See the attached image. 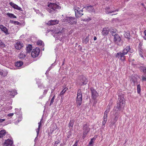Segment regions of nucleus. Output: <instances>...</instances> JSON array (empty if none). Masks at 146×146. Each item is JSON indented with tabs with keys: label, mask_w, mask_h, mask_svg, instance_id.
Masks as SVG:
<instances>
[{
	"label": "nucleus",
	"mask_w": 146,
	"mask_h": 146,
	"mask_svg": "<svg viewBox=\"0 0 146 146\" xmlns=\"http://www.w3.org/2000/svg\"><path fill=\"white\" fill-rule=\"evenodd\" d=\"M90 128L89 127V125L86 123L83 127V133L85 135H87L90 131Z\"/></svg>",
	"instance_id": "10"
},
{
	"label": "nucleus",
	"mask_w": 146,
	"mask_h": 146,
	"mask_svg": "<svg viewBox=\"0 0 146 146\" xmlns=\"http://www.w3.org/2000/svg\"><path fill=\"white\" fill-rule=\"evenodd\" d=\"M124 37L126 38L130 39V35L129 33V32H125L124 34Z\"/></svg>",
	"instance_id": "31"
},
{
	"label": "nucleus",
	"mask_w": 146,
	"mask_h": 146,
	"mask_svg": "<svg viewBox=\"0 0 146 146\" xmlns=\"http://www.w3.org/2000/svg\"><path fill=\"white\" fill-rule=\"evenodd\" d=\"M54 129H51L50 130V132H51V133H53V131H54Z\"/></svg>",
	"instance_id": "64"
},
{
	"label": "nucleus",
	"mask_w": 146,
	"mask_h": 146,
	"mask_svg": "<svg viewBox=\"0 0 146 146\" xmlns=\"http://www.w3.org/2000/svg\"><path fill=\"white\" fill-rule=\"evenodd\" d=\"M111 34L113 36H114V35H116L115 33V32L114 31V30L113 31H111Z\"/></svg>",
	"instance_id": "54"
},
{
	"label": "nucleus",
	"mask_w": 146,
	"mask_h": 146,
	"mask_svg": "<svg viewBox=\"0 0 146 146\" xmlns=\"http://www.w3.org/2000/svg\"><path fill=\"white\" fill-rule=\"evenodd\" d=\"M13 143V141L9 139L5 140L4 143L5 146H12Z\"/></svg>",
	"instance_id": "16"
},
{
	"label": "nucleus",
	"mask_w": 146,
	"mask_h": 146,
	"mask_svg": "<svg viewBox=\"0 0 146 146\" xmlns=\"http://www.w3.org/2000/svg\"><path fill=\"white\" fill-rule=\"evenodd\" d=\"M108 109L106 110L105 111L104 113H105L107 114H108V113L109 112L110 110V107H108Z\"/></svg>",
	"instance_id": "48"
},
{
	"label": "nucleus",
	"mask_w": 146,
	"mask_h": 146,
	"mask_svg": "<svg viewBox=\"0 0 146 146\" xmlns=\"http://www.w3.org/2000/svg\"><path fill=\"white\" fill-rule=\"evenodd\" d=\"M26 56L25 54H23L20 53L19 55V58L20 59H23L25 58Z\"/></svg>",
	"instance_id": "35"
},
{
	"label": "nucleus",
	"mask_w": 146,
	"mask_h": 146,
	"mask_svg": "<svg viewBox=\"0 0 146 146\" xmlns=\"http://www.w3.org/2000/svg\"><path fill=\"white\" fill-rule=\"evenodd\" d=\"M114 116L115 117L113 118V120L111 123V126L112 127L115 126V123L117 120L118 117V113H115L114 114Z\"/></svg>",
	"instance_id": "18"
},
{
	"label": "nucleus",
	"mask_w": 146,
	"mask_h": 146,
	"mask_svg": "<svg viewBox=\"0 0 146 146\" xmlns=\"http://www.w3.org/2000/svg\"><path fill=\"white\" fill-rule=\"evenodd\" d=\"M17 94V92L15 90H13L10 93V95H11L14 96L15 95H16Z\"/></svg>",
	"instance_id": "34"
},
{
	"label": "nucleus",
	"mask_w": 146,
	"mask_h": 146,
	"mask_svg": "<svg viewBox=\"0 0 146 146\" xmlns=\"http://www.w3.org/2000/svg\"><path fill=\"white\" fill-rule=\"evenodd\" d=\"M89 35H88L84 40H83L82 42L85 44H87L89 42Z\"/></svg>",
	"instance_id": "26"
},
{
	"label": "nucleus",
	"mask_w": 146,
	"mask_h": 146,
	"mask_svg": "<svg viewBox=\"0 0 146 146\" xmlns=\"http://www.w3.org/2000/svg\"><path fill=\"white\" fill-rule=\"evenodd\" d=\"M92 20V19L90 17H88V18H85L83 19L84 21L88 22Z\"/></svg>",
	"instance_id": "41"
},
{
	"label": "nucleus",
	"mask_w": 146,
	"mask_h": 146,
	"mask_svg": "<svg viewBox=\"0 0 146 146\" xmlns=\"http://www.w3.org/2000/svg\"><path fill=\"white\" fill-rule=\"evenodd\" d=\"M14 24L15 25H21V23L17 21H15Z\"/></svg>",
	"instance_id": "52"
},
{
	"label": "nucleus",
	"mask_w": 146,
	"mask_h": 146,
	"mask_svg": "<svg viewBox=\"0 0 146 146\" xmlns=\"http://www.w3.org/2000/svg\"><path fill=\"white\" fill-rule=\"evenodd\" d=\"M109 32L108 29L106 28H104L102 32V34L103 36H106L108 35Z\"/></svg>",
	"instance_id": "21"
},
{
	"label": "nucleus",
	"mask_w": 146,
	"mask_h": 146,
	"mask_svg": "<svg viewBox=\"0 0 146 146\" xmlns=\"http://www.w3.org/2000/svg\"><path fill=\"white\" fill-rule=\"evenodd\" d=\"M114 37V41L116 43L120 42L122 43L123 41L121 40V38L118 35H115Z\"/></svg>",
	"instance_id": "14"
},
{
	"label": "nucleus",
	"mask_w": 146,
	"mask_h": 146,
	"mask_svg": "<svg viewBox=\"0 0 146 146\" xmlns=\"http://www.w3.org/2000/svg\"><path fill=\"white\" fill-rule=\"evenodd\" d=\"M139 68L140 70L143 71L145 74H146V67L141 66L139 67Z\"/></svg>",
	"instance_id": "25"
},
{
	"label": "nucleus",
	"mask_w": 146,
	"mask_h": 146,
	"mask_svg": "<svg viewBox=\"0 0 146 146\" xmlns=\"http://www.w3.org/2000/svg\"><path fill=\"white\" fill-rule=\"evenodd\" d=\"M65 31V28L63 27H59L57 29L56 32V36H59L60 35L62 34Z\"/></svg>",
	"instance_id": "11"
},
{
	"label": "nucleus",
	"mask_w": 146,
	"mask_h": 146,
	"mask_svg": "<svg viewBox=\"0 0 146 146\" xmlns=\"http://www.w3.org/2000/svg\"><path fill=\"white\" fill-rule=\"evenodd\" d=\"M68 89V88L66 87L64 88L63 90L61 92L60 95H63L65 92H66V90Z\"/></svg>",
	"instance_id": "29"
},
{
	"label": "nucleus",
	"mask_w": 146,
	"mask_h": 146,
	"mask_svg": "<svg viewBox=\"0 0 146 146\" xmlns=\"http://www.w3.org/2000/svg\"><path fill=\"white\" fill-rule=\"evenodd\" d=\"M26 52L27 53H29L32 50V45L29 44L27 46Z\"/></svg>",
	"instance_id": "22"
},
{
	"label": "nucleus",
	"mask_w": 146,
	"mask_h": 146,
	"mask_svg": "<svg viewBox=\"0 0 146 146\" xmlns=\"http://www.w3.org/2000/svg\"><path fill=\"white\" fill-rule=\"evenodd\" d=\"M107 121V120H106L103 119V121L102 123V127H103V126H104V127L105 125L106 124V123Z\"/></svg>",
	"instance_id": "51"
},
{
	"label": "nucleus",
	"mask_w": 146,
	"mask_h": 146,
	"mask_svg": "<svg viewBox=\"0 0 146 146\" xmlns=\"http://www.w3.org/2000/svg\"><path fill=\"white\" fill-rule=\"evenodd\" d=\"M78 79L80 82L79 85L81 86L87 84L88 81V79L83 75L79 76Z\"/></svg>",
	"instance_id": "3"
},
{
	"label": "nucleus",
	"mask_w": 146,
	"mask_h": 146,
	"mask_svg": "<svg viewBox=\"0 0 146 146\" xmlns=\"http://www.w3.org/2000/svg\"><path fill=\"white\" fill-rule=\"evenodd\" d=\"M84 8H85L86 10L90 12L93 13L94 14L96 13L95 10L93 6L89 5L86 7H84Z\"/></svg>",
	"instance_id": "8"
},
{
	"label": "nucleus",
	"mask_w": 146,
	"mask_h": 146,
	"mask_svg": "<svg viewBox=\"0 0 146 146\" xmlns=\"http://www.w3.org/2000/svg\"><path fill=\"white\" fill-rule=\"evenodd\" d=\"M82 95L80 96H77L76 98V103L78 107L80 106L82 103Z\"/></svg>",
	"instance_id": "9"
},
{
	"label": "nucleus",
	"mask_w": 146,
	"mask_h": 146,
	"mask_svg": "<svg viewBox=\"0 0 146 146\" xmlns=\"http://www.w3.org/2000/svg\"><path fill=\"white\" fill-rule=\"evenodd\" d=\"M74 122V121L73 119L70 120L68 124V127H72L73 126Z\"/></svg>",
	"instance_id": "32"
},
{
	"label": "nucleus",
	"mask_w": 146,
	"mask_h": 146,
	"mask_svg": "<svg viewBox=\"0 0 146 146\" xmlns=\"http://www.w3.org/2000/svg\"><path fill=\"white\" fill-rule=\"evenodd\" d=\"M60 140H57L54 143H55V144H58L60 143Z\"/></svg>",
	"instance_id": "55"
},
{
	"label": "nucleus",
	"mask_w": 146,
	"mask_h": 146,
	"mask_svg": "<svg viewBox=\"0 0 146 146\" xmlns=\"http://www.w3.org/2000/svg\"><path fill=\"white\" fill-rule=\"evenodd\" d=\"M36 83L37 84L38 87L39 88H41L42 86V84L41 83L40 81L38 80L36 82Z\"/></svg>",
	"instance_id": "37"
},
{
	"label": "nucleus",
	"mask_w": 146,
	"mask_h": 146,
	"mask_svg": "<svg viewBox=\"0 0 146 146\" xmlns=\"http://www.w3.org/2000/svg\"><path fill=\"white\" fill-rule=\"evenodd\" d=\"M5 119H0V123L2 122L5 121Z\"/></svg>",
	"instance_id": "63"
},
{
	"label": "nucleus",
	"mask_w": 146,
	"mask_h": 146,
	"mask_svg": "<svg viewBox=\"0 0 146 146\" xmlns=\"http://www.w3.org/2000/svg\"><path fill=\"white\" fill-rule=\"evenodd\" d=\"M73 9L75 12V16L76 18H79L80 17L84 15L83 13H82L81 12L82 11H80V10H78L75 8Z\"/></svg>",
	"instance_id": "12"
},
{
	"label": "nucleus",
	"mask_w": 146,
	"mask_h": 146,
	"mask_svg": "<svg viewBox=\"0 0 146 146\" xmlns=\"http://www.w3.org/2000/svg\"><path fill=\"white\" fill-rule=\"evenodd\" d=\"M81 95H82V92L81 91V90L79 89L78 91L77 96H80Z\"/></svg>",
	"instance_id": "42"
},
{
	"label": "nucleus",
	"mask_w": 146,
	"mask_h": 146,
	"mask_svg": "<svg viewBox=\"0 0 146 146\" xmlns=\"http://www.w3.org/2000/svg\"><path fill=\"white\" fill-rule=\"evenodd\" d=\"M48 6L52 9L53 11H56L57 9H60L61 7L56 3H50L48 5Z\"/></svg>",
	"instance_id": "4"
},
{
	"label": "nucleus",
	"mask_w": 146,
	"mask_h": 146,
	"mask_svg": "<svg viewBox=\"0 0 146 146\" xmlns=\"http://www.w3.org/2000/svg\"><path fill=\"white\" fill-rule=\"evenodd\" d=\"M48 11V12L50 13H52V12L54 11L53 10H51L50 9H49Z\"/></svg>",
	"instance_id": "62"
},
{
	"label": "nucleus",
	"mask_w": 146,
	"mask_h": 146,
	"mask_svg": "<svg viewBox=\"0 0 146 146\" xmlns=\"http://www.w3.org/2000/svg\"><path fill=\"white\" fill-rule=\"evenodd\" d=\"M124 95L123 94L120 95L119 96L118 102H123L125 103L124 98Z\"/></svg>",
	"instance_id": "20"
},
{
	"label": "nucleus",
	"mask_w": 146,
	"mask_h": 146,
	"mask_svg": "<svg viewBox=\"0 0 146 146\" xmlns=\"http://www.w3.org/2000/svg\"><path fill=\"white\" fill-rule=\"evenodd\" d=\"M143 44L141 43V42H140L139 44L138 47H139V48L141 50H142V45Z\"/></svg>",
	"instance_id": "46"
},
{
	"label": "nucleus",
	"mask_w": 146,
	"mask_h": 146,
	"mask_svg": "<svg viewBox=\"0 0 146 146\" xmlns=\"http://www.w3.org/2000/svg\"><path fill=\"white\" fill-rule=\"evenodd\" d=\"M40 129L39 128H37V129H36V131L37 133V136H38L39 134Z\"/></svg>",
	"instance_id": "53"
},
{
	"label": "nucleus",
	"mask_w": 146,
	"mask_h": 146,
	"mask_svg": "<svg viewBox=\"0 0 146 146\" xmlns=\"http://www.w3.org/2000/svg\"><path fill=\"white\" fill-rule=\"evenodd\" d=\"M77 9V10H80V8L79 7H77L76 6L74 7H73V9Z\"/></svg>",
	"instance_id": "60"
},
{
	"label": "nucleus",
	"mask_w": 146,
	"mask_h": 146,
	"mask_svg": "<svg viewBox=\"0 0 146 146\" xmlns=\"http://www.w3.org/2000/svg\"><path fill=\"white\" fill-rule=\"evenodd\" d=\"M55 97V96L54 95V96H53V97L52 98V99L51 100V101H50V104L49 105L50 106L52 104H53V103L54 102V100Z\"/></svg>",
	"instance_id": "40"
},
{
	"label": "nucleus",
	"mask_w": 146,
	"mask_h": 146,
	"mask_svg": "<svg viewBox=\"0 0 146 146\" xmlns=\"http://www.w3.org/2000/svg\"><path fill=\"white\" fill-rule=\"evenodd\" d=\"M134 52L133 50L130 48V46H126L122 51V52L125 55L127 54L128 52L130 53H133Z\"/></svg>",
	"instance_id": "6"
},
{
	"label": "nucleus",
	"mask_w": 146,
	"mask_h": 146,
	"mask_svg": "<svg viewBox=\"0 0 146 146\" xmlns=\"http://www.w3.org/2000/svg\"><path fill=\"white\" fill-rule=\"evenodd\" d=\"M9 4L13 8H14L15 6V5L16 4H15L14 3L12 2H10L9 3Z\"/></svg>",
	"instance_id": "47"
},
{
	"label": "nucleus",
	"mask_w": 146,
	"mask_h": 146,
	"mask_svg": "<svg viewBox=\"0 0 146 146\" xmlns=\"http://www.w3.org/2000/svg\"><path fill=\"white\" fill-rule=\"evenodd\" d=\"M137 92L139 94L141 92V86L140 84H138L137 86Z\"/></svg>",
	"instance_id": "36"
},
{
	"label": "nucleus",
	"mask_w": 146,
	"mask_h": 146,
	"mask_svg": "<svg viewBox=\"0 0 146 146\" xmlns=\"http://www.w3.org/2000/svg\"><path fill=\"white\" fill-rule=\"evenodd\" d=\"M90 90L91 92L92 98L93 100H95L98 96V93L93 88H91Z\"/></svg>",
	"instance_id": "7"
},
{
	"label": "nucleus",
	"mask_w": 146,
	"mask_h": 146,
	"mask_svg": "<svg viewBox=\"0 0 146 146\" xmlns=\"http://www.w3.org/2000/svg\"><path fill=\"white\" fill-rule=\"evenodd\" d=\"M125 55L122 52H119L117 53L115 56L118 58H120V60L124 61L125 60Z\"/></svg>",
	"instance_id": "13"
},
{
	"label": "nucleus",
	"mask_w": 146,
	"mask_h": 146,
	"mask_svg": "<svg viewBox=\"0 0 146 146\" xmlns=\"http://www.w3.org/2000/svg\"><path fill=\"white\" fill-rule=\"evenodd\" d=\"M50 31H51L52 32L53 31V30H50V29H48L47 31V32H46V33H48Z\"/></svg>",
	"instance_id": "58"
},
{
	"label": "nucleus",
	"mask_w": 146,
	"mask_h": 146,
	"mask_svg": "<svg viewBox=\"0 0 146 146\" xmlns=\"http://www.w3.org/2000/svg\"><path fill=\"white\" fill-rule=\"evenodd\" d=\"M42 119H41L40 121L38 123V128H39V129H40V127L41 126V121H42Z\"/></svg>",
	"instance_id": "50"
},
{
	"label": "nucleus",
	"mask_w": 146,
	"mask_h": 146,
	"mask_svg": "<svg viewBox=\"0 0 146 146\" xmlns=\"http://www.w3.org/2000/svg\"><path fill=\"white\" fill-rule=\"evenodd\" d=\"M68 133L69 134H68L67 137L66 139V141H67L68 140V139L70 138V135H71V134L70 133L71 132L70 131H68Z\"/></svg>",
	"instance_id": "45"
},
{
	"label": "nucleus",
	"mask_w": 146,
	"mask_h": 146,
	"mask_svg": "<svg viewBox=\"0 0 146 146\" xmlns=\"http://www.w3.org/2000/svg\"><path fill=\"white\" fill-rule=\"evenodd\" d=\"M63 22L71 25H76L77 21L74 17H66L63 19Z\"/></svg>",
	"instance_id": "2"
},
{
	"label": "nucleus",
	"mask_w": 146,
	"mask_h": 146,
	"mask_svg": "<svg viewBox=\"0 0 146 146\" xmlns=\"http://www.w3.org/2000/svg\"><path fill=\"white\" fill-rule=\"evenodd\" d=\"M23 63L22 61H19L15 63V66L18 67H20L23 65Z\"/></svg>",
	"instance_id": "23"
},
{
	"label": "nucleus",
	"mask_w": 146,
	"mask_h": 146,
	"mask_svg": "<svg viewBox=\"0 0 146 146\" xmlns=\"http://www.w3.org/2000/svg\"><path fill=\"white\" fill-rule=\"evenodd\" d=\"M142 81H146V76L145 75V76H142Z\"/></svg>",
	"instance_id": "49"
},
{
	"label": "nucleus",
	"mask_w": 146,
	"mask_h": 146,
	"mask_svg": "<svg viewBox=\"0 0 146 146\" xmlns=\"http://www.w3.org/2000/svg\"><path fill=\"white\" fill-rule=\"evenodd\" d=\"M48 90H44V92H43V94H46L47 93Z\"/></svg>",
	"instance_id": "59"
},
{
	"label": "nucleus",
	"mask_w": 146,
	"mask_h": 146,
	"mask_svg": "<svg viewBox=\"0 0 146 146\" xmlns=\"http://www.w3.org/2000/svg\"><path fill=\"white\" fill-rule=\"evenodd\" d=\"M23 46V44L19 42H17L15 44V47L17 50H20Z\"/></svg>",
	"instance_id": "17"
},
{
	"label": "nucleus",
	"mask_w": 146,
	"mask_h": 146,
	"mask_svg": "<svg viewBox=\"0 0 146 146\" xmlns=\"http://www.w3.org/2000/svg\"><path fill=\"white\" fill-rule=\"evenodd\" d=\"M14 9H17V10H19L20 11H23L21 7H19L16 4H15V7L14 8Z\"/></svg>",
	"instance_id": "33"
},
{
	"label": "nucleus",
	"mask_w": 146,
	"mask_h": 146,
	"mask_svg": "<svg viewBox=\"0 0 146 146\" xmlns=\"http://www.w3.org/2000/svg\"><path fill=\"white\" fill-rule=\"evenodd\" d=\"M6 133V131L5 130H2L0 131V138H2L4 136Z\"/></svg>",
	"instance_id": "24"
},
{
	"label": "nucleus",
	"mask_w": 146,
	"mask_h": 146,
	"mask_svg": "<svg viewBox=\"0 0 146 146\" xmlns=\"http://www.w3.org/2000/svg\"><path fill=\"white\" fill-rule=\"evenodd\" d=\"M94 141L93 139H91L88 146H93V143L94 142Z\"/></svg>",
	"instance_id": "39"
},
{
	"label": "nucleus",
	"mask_w": 146,
	"mask_h": 146,
	"mask_svg": "<svg viewBox=\"0 0 146 146\" xmlns=\"http://www.w3.org/2000/svg\"><path fill=\"white\" fill-rule=\"evenodd\" d=\"M23 11H21L22 12H21V13L23 15H25V14H26V12L24 10H23Z\"/></svg>",
	"instance_id": "61"
},
{
	"label": "nucleus",
	"mask_w": 146,
	"mask_h": 146,
	"mask_svg": "<svg viewBox=\"0 0 146 146\" xmlns=\"http://www.w3.org/2000/svg\"><path fill=\"white\" fill-rule=\"evenodd\" d=\"M125 106V103L117 102L116 106L114 107L113 110L117 113L119 111H122L124 109Z\"/></svg>",
	"instance_id": "1"
},
{
	"label": "nucleus",
	"mask_w": 146,
	"mask_h": 146,
	"mask_svg": "<svg viewBox=\"0 0 146 146\" xmlns=\"http://www.w3.org/2000/svg\"><path fill=\"white\" fill-rule=\"evenodd\" d=\"M14 115V113H9L7 115V116L9 117H11L12 116Z\"/></svg>",
	"instance_id": "57"
},
{
	"label": "nucleus",
	"mask_w": 146,
	"mask_h": 146,
	"mask_svg": "<svg viewBox=\"0 0 146 146\" xmlns=\"http://www.w3.org/2000/svg\"><path fill=\"white\" fill-rule=\"evenodd\" d=\"M38 45L42 46L43 47L44 46V44L43 42L40 40H38L37 42Z\"/></svg>",
	"instance_id": "30"
},
{
	"label": "nucleus",
	"mask_w": 146,
	"mask_h": 146,
	"mask_svg": "<svg viewBox=\"0 0 146 146\" xmlns=\"http://www.w3.org/2000/svg\"><path fill=\"white\" fill-rule=\"evenodd\" d=\"M7 15L9 16L10 18H16L17 17L13 14L9 13H8L7 14Z\"/></svg>",
	"instance_id": "28"
},
{
	"label": "nucleus",
	"mask_w": 146,
	"mask_h": 146,
	"mask_svg": "<svg viewBox=\"0 0 146 146\" xmlns=\"http://www.w3.org/2000/svg\"><path fill=\"white\" fill-rule=\"evenodd\" d=\"M59 22L57 20H51L48 22V24L49 25H55L58 24Z\"/></svg>",
	"instance_id": "19"
},
{
	"label": "nucleus",
	"mask_w": 146,
	"mask_h": 146,
	"mask_svg": "<svg viewBox=\"0 0 146 146\" xmlns=\"http://www.w3.org/2000/svg\"><path fill=\"white\" fill-rule=\"evenodd\" d=\"M7 72H5L3 70H0V75L5 77L7 76Z\"/></svg>",
	"instance_id": "27"
},
{
	"label": "nucleus",
	"mask_w": 146,
	"mask_h": 146,
	"mask_svg": "<svg viewBox=\"0 0 146 146\" xmlns=\"http://www.w3.org/2000/svg\"><path fill=\"white\" fill-rule=\"evenodd\" d=\"M0 46L2 48H4L6 46L5 43L1 40H0Z\"/></svg>",
	"instance_id": "38"
},
{
	"label": "nucleus",
	"mask_w": 146,
	"mask_h": 146,
	"mask_svg": "<svg viewBox=\"0 0 146 146\" xmlns=\"http://www.w3.org/2000/svg\"><path fill=\"white\" fill-rule=\"evenodd\" d=\"M0 29L1 31L4 33L6 35L9 34V33H8V29L3 25H0Z\"/></svg>",
	"instance_id": "15"
},
{
	"label": "nucleus",
	"mask_w": 146,
	"mask_h": 146,
	"mask_svg": "<svg viewBox=\"0 0 146 146\" xmlns=\"http://www.w3.org/2000/svg\"><path fill=\"white\" fill-rule=\"evenodd\" d=\"M40 49L37 47L33 49L31 53V56L33 58L37 57L40 52Z\"/></svg>",
	"instance_id": "5"
},
{
	"label": "nucleus",
	"mask_w": 146,
	"mask_h": 146,
	"mask_svg": "<svg viewBox=\"0 0 146 146\" xmlns=\"http://www.w3.org/2000/svg\"><path fill=\"white\" fill-rule=\"evenodd\" d=\"M108 114L104 113L103 117V119L107 120Z\"/></svg>",
	"instance_id": "44"
},
{
	"label": "nucleus",
	"mask_w": 146,
	"mask_h": 146,
	"mask_svg": "<svg viewBox=\"0 0 146 146\" xmlns=\"http://www.w3.org/2000/svg\"><path fill=\"white\" fill-rule=\"evenodd\" d=\"M119 11V9H116L115 10L112 11H110V12H108V11H107L106 13H107L108 14H110L112 13L115 12V11Z\"/></svg>",
	"instance_id": "43"
},
{
	"label": "nucleus",
	"mask_w": 146,
	"mask_h": 146,
	"mask_svg": "<svg viewBox=\"0 0 146 146\" xmlns=\"http://www.w3.org/2000/svg\"><path fill=\"white\" fill-rule=\"evenodd\" d=\"M78 142V141H76L75 142L74 144L72 146H77Z\"/></svg>",
	"instance_id": "56"
}]
</instances>
